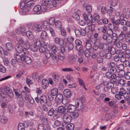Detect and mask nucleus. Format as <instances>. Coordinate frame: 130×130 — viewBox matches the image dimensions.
Here are the masks:
<instances>
[{
	"label": "nucleus",
	"instance_id": "f257e3e1",
	"mask_svg": "<svg viewBox=\"0 0 130 130\" xmlns=\"http://www.w3.org/2000/svg\"><path fill=\"white\" fill-rule=\"evenodd\" d=\"M69 99H66V111L70 113L73 111L75 109L77 110H81L83 108V106L80 99H77L75 101V105H73L71 104H68L70 102Z\"/></svg>",
	"mask_w": 130,
	"mask_h": 130
},
{
	"label": "nucleus",
	"instance_id": "f03ea898",
	"mask_svg": "<svg viewBox=\"0 0 130 130\" xmlns=\"http://www.w3.org/2000/svg\"><path fill=\"white\" fill-rule=\"evenodd\" d=\"M56 3L54 1L53 3H52L50 1V0H43L41 3V6L39 5H37L35 4V5L33 9V11L37 12H39V14L42 11L43 12H45L47 9V7L51 8H52L55 5Z\"/></svg>",
	"mask_w": 130,
	"mask_h": 130
},
{
	"label": "nucleus",
	"instance_id": "7ed1b4c3",
	"mask_svg": "<svg viewBox=\"0 0 130 130\" xmlns=\"http://www.w3.org/2000/svg\"><path fill=\"white\" fill-rule=\"evenodd\" d=\"M83 16L85 21H88L87 22L86 24L88 26L90 27L91 30L92 31H94L95 30V25L92 23H94L95 21L92 15L90 14H87L84 13L83 14Z\"/></svg>",
	"mask_w": 130,
	"mask_h": 130
},
{
	"label": "nucleus",
	"instance_id": "20e7f679",
	"mask_svg": "<svg viewBox=\"0 0 130 130\" xmlns=\"http://www.w3.org/2000/svg\"><path fill=\"white\" fill-rule=\"evenodd\" d=\"M35 5V4L32 1H29L27 3V5H25V3L22 2L20 5L21 9H23L22 12L24 14L27 12L29 11V8H32Z\"/></svg>",
	"mask_w": 130,
	"mask_h": 130
},
{
	"label": "nucleus",
	"instance_id": "39448f33",
	"mask_svg": "<svg viewBox=\"0 0 130 130\" xmlns=\"http://www.w3.org/2000/svg\"><path fill=\"white\" fill-rule=\"evenodd\" d=\"M49 23L46 21H44L42 23V26L45 30H47L49 31L52 36L53 37L55 36V34L53 29L52 27H49Z\"/></svg>",
	"mask_w": 130,
	"mask_h": 130
},
{
	"label": "nucleus",
	"instance_id": "423d86ee",
	"mask_svg": "<svg viewBox=\"0 0 130 130\" xmlns=\"http://www.w3.org/2000/svg\"><path fill=\"white\" fill-rule=\"evenodd\" d=\"M55 26L57 28H60V31L61 35L63 36L64 37L65 35V30L64 28L61 27V23L59 20L55 22Z\"/></svg>",
	"mask_w": 130,
	"mask_h": 130
},
{
	"label": "nucleus",
	"instance_id": "0eeeda50",
	"mask_svg": "<svg viewBox=\"0 0 130 130\" xmlns=\"http://www.w3.org/2000/svg\"><path fill=\"white\" fill-rule=\"evenodd\" d=\"M18 42L20 44L22 45L23 47H26L27 48L29 47V43L27 41H24L23 39L20 37L17 38Z\"/></svg>",
	"mask_w": 130,
	"mask_h": 130
},
{
	"label": "nucleus",
	"instance_id": "6e6552de",
	"mask_svg": "<svg viewBox=\"0 0 130 130\" xmlns=\"http://www.w3.org/2000/svg\"><path fill=\"white\" fill-rule=\"evenodd\" d=\"M60 50L61 53L59 54V56H58V58L60 60H62L64 59L65 58L64 56L65 48L64 47L62 46L61 47Z\"/></svg>",
	"mask_w": 130,
	"mask_h": 130
},
{
	"label": "nucleus",
	"instance_id": "1a4fd4ad",
	"mask_svg": "<svg viewBox=\"0 0 130 130\" xmlns=\"http://www.w3.org/2000/svg\"><path fill=\"white\" fill-rule=\"evenodd\" d=\"M102 38L109 43H110L112 42V39L110 36H107V35L106 34H103L102 36Z\"/></svg>",
	"mask_w": 130,
	"mask_h": 130
},
{
	"label": "nucleus",
	"instance_id": "9d476101",
	"mask_svg": "<svg viewBox=\"0 0 130 130\" xmlns=\"http://www.w3.org/2000/svg\"><path fill=\"white\" fill-rule=\"evenodd\" d=\"M74 10V12L72 14V16L75 20H78L80 18L79 15V10L77 9H75Z\"/></svg>",
	"mask_w": 130,
	"mask_h": 130
},
{
	"label": "nucleus",
	"instance_id": "9b49d317",
	"mask_svg": "<svg viewBox=\"0 0 130 130\" xmlns=\"http://www.w3.org/2000/svg\"><path fill=\"white\" fill-rule=\"evenodd\" d=\"M33 28L36 31L40 32L42 30V28L41 25L38 24H34L32 25Z\"/></svg>",
	"mask_w": 130,
	"mask_h": 130
},
{
	"label": "nucleus",
	"instance_id": "f8f14e48",
	"mask_svg": "<svg viewBox=\"0 0 130 130\" xmlns=\"http://www.w3.org/2000/svg\"><path fill=\"white\" fill-rule=\"evenodd\" d=\"M23 61H24L27 64H30L32 62V60L30 57L24 55L23 57H22Z\"/></svg>",
	"mask_w": 130,
	"mask_h": 130
},
{
	"label": "nucleus",
	"instance_id": "ddd939ff",
	"mask_svg": "<svg viewBox=\"0 0 130 130\" xmlns=\"http://www.w3.org/2000/svg\"><path fill=\"white\" fill-rule=\"evenodd\" d=\"M58 111L62 114H63V119L64 120V116L65 115V107L63 106H61L58 107Z\"/></svg>",
	"mask_w": 130,
	"mask_h": 130
},
{
	"label": "nucleus",
	"instance_id": "4468645a",
	"mask_svg": "<svg viewBox=\"0 0 130 130\" xmlns=\"http://www.w3.org/2000/svg\"><path fill=\"white\" fill-rule=\"evenodd\" d=\"M67 58L69 63L71 64L74 63L76 60V58L72 55H69Z\"/></svg>",
	"mask_w": 130,
	"mask_h": 130
},
{
	"label": "nucleus",
	"instance_id": "2eb2a0df",
	"mask_svg": "<svg viewBox=\"0 0 130 130\" xmlns=\"http://www.w3.org/2000/svg\"><path fill=\"white\" fill-rule=\"evenodd\" d=\"M21 97L23 100H25L26 101L29 98L28 95H27V93L24 91H22L21 92Z\"/></svg>",
	"mask_w": 130,
	"mask_h": 130
},
{
	"label": "nucleus",
	"instance_id": "dca6fc26",
	"mask_svg": "<svg viewBox=\"0 0 130 130\" xmlns=\"http://www.w3.org/2000/svg\"><path fill=\"white\" fill-rule=\"evenodd\" d=\"M83 6L86 8V10L88 13H90L92 11L91 6L86 4H84L83 5Z\"/></svg>",
	"mask_w": 130,
	"mask_h": 130
},
{
	"label": "nucleus",
	"instance_id": "f3484780",
	"mask_svg": "<svg viewBox=\"0 0 130 130\" xmlns=\"http://www.w3.org/2000/svg\"><path fill=\"white\" fill-rule=\"evenodd\" d=\"M15 49L17 52L19 53H20L23 52V48L21 45H17L15 46Z\"/></svg>",
	"mask_w": 130,
	"mask_h": 130
},
{
	"label": "nucleus",
	"instance_id": "a211bd4d",
	"mask_svg": "<svg viewBox=\"0 0 130 130\" xmlns=\"http://www.w3.org/2000/svg\"><path fill=\"white\" fill-rule=\"evenodd\" d=\"M40 46H38L36 45L35 44H32L30 47L31 50L33 52L37 51L38 49V48L40 47Z\"/></svg>",
	"mask_w": 130,
	"mask_h": 130
},
{
	"label": "nucleus",
	"instance_id": "6ab92c4d",
	"mask_svg": "<svg viewBox=\"0 0 130 130\" xmlns=\"http://www.w3.org/2000/svg\"><path fill=\"white\" fill-rule=\"evenodd\" d=\"M67 112L66 113V124L70 123L72 120V117L70 115L68 114Z\"/></svg>",
	"mask_w": 130,
	"mask_h": 130
},
{
	"label": "nucleus",
	"instance_id": "aec40b11",
	"mask_svg": "<svg viewBox=\"0 0 130 130\" xmlns=\"http://www.w3.org/2000/svg\"><path fill=\"white\" fill-rule=\"evenodd\" d=\"M40 103L41 104L44 105L46 103V98L45 95L42 96L40 97Z\"/></svg>",
	"mask_w": 130,
	"mask_h": 130
},
{
	"label": "nucleus",
	"instance_id": "412c9836",
	"mask_svg": "<svg viewBox=\"0 0 130 130\" xmlns=\"http://www.w3.org/2000/svg\"><path fill=\"white\" fill-rule=\"evenodd\" d=\"M113 85H111V86H106L103 89V91L106 92L107 93H110L111 91V89Z\"/></svg>",
	"mask_w": 130,
	"mask_h": 130
},
{
	"label": "nucleus",
	"instance_id": "4be33fe9",
	"mask_svg": "<svg viewBox=\"0 0 130 130\" xmlns=\"http://www.w3.org/2000/svg\"><path fill=\"white\" fill-rule=\"evenodd\" d=\"M24 56V55H21L19 54H16L14 56L15 59H17L19 62H20L22 60L23 61V59H22V57H23Z\"/></svg>",
	"mask_w": 130,
	"mask_h": 130
},
{
	"label": "nucleus",
	"instance_id": "5701e85b",
	"mask_svg": "<svg viewBox=\"0 0 130 130\" xmlns=\"http://www.w3.org/2000/svg\"><path fill=\"white\" fill-rule=\"evenodd\" d=\"M73 45L72 43H67L66 44V47L68 51L72 50L73 48Z\"/></svg>",
	"mask_w": 130,
	"mask_h": 130
},
{
	"label": "nucleus",
	"instance_id": "b1692460",
	"mask_svg": "<svg viewBox=\"0 0 130 130\" xmlns=\"http://www.w3.org/2000/svg\"><path fill=\"white\" fill-rule=\"evenodd\" d=\"M48 81L46 79H43L42 82V87L46 88V87L48 85Z\"/></svg>",
	"mask_w": 130,
	"mask_h": 130
},
{
	"label": "nucleus",
	"instance_id": "393cba45",
	"mask_svg": "<svg viewBox=\"0 0 130 130\" xmlns=\"http://www.w3.org/2000/svg\"><path fill=\"white\" fill-rule=\"evenodd\" d=\"M92 47V46L91 42L89 41H87L86 42V47L87 50L91 49Z\"/></svg>",
	"mask_w": 130,
	"mask_h": 130
},
{
	"label": "nucleus",
	"instance_id": "a878e982",
	"mask_svg": "<svg viewBox=\"0 0 130 130\" xmlns=\"http://www.w3.org/2000/svg\"><path fill=\"white\" fill-rule=\"evenodd\" d=\"M107 29V27L106 26L104 25L102 26H100L98 28V30L100 32H103L104 33H105Z\"/></svg>",
	"mask_w": 130,
	"mask_h": 130
},
{
	"label": "nucleus",
	"instance_id": "bb28decb",
	"mask_svg": "<svg viewBox=\"0 0 130 130\" xmlns=\"http://www.w3.org/2000/svg\"><path fill=\"white\" fill-rule=\"evenodd\" d=\"M34 43L33 44H35L36 45L41 46V44L39 39L38 38H35L34 40H32Z\"/></svg>",
	"mask_w": 130,
	"mask_h": 130
},
{
	"label": "nucleus",
	"instance_id": "cd10ccee",
	"mask_svg": "<svg viewBox=\"0 0 130 130\" xmlns=\"http://www.w3.org/2000/svg\"><path fill=\"white\" fill-rule=\"evenodd\" d=\"M7 49L8 50L11 51L13 49V46L12 44L10 42L7 43L6 44Z\"/></svg>",
	"mask_w": 130,
	"mask_h": 130
},
{
	"label": "nucleus",
	"instance_id": "c85d7f7f",
	"mask_svg": "<svg viewBox=\"0 0 130 130\" xmlns=\"http://www.w3.org/2000/svg\"><path fill=\"white\" fill-rule=\"evenodd\" d=\"M67 130H73L74 128V125L72 123L69 124L66 126Z\"/></svg>",
	"mask_w": 130,
	"mask_h": 130
},
{
	"label": "nucleus",
	"instance_id": "c756f323",
	"mask_svg": "<svg viewBox=\"0 0 130 130\" xmlns=\"http://www.w3.org/2000/svg\"><path fill=\"white\" fill-rule=\"evenodd\" d=\"M58 90L57 88H55L52 89L51 91V94L53 96H55L58 93Z\"/></svg>",
	"mask_w": 130,
	"mask_h": 130
},
{
	"label": "nucleus",
	"instance_id": "7c9ffc66",
	"mask_svg": "<svg viewBox=\"0 0 130 130\" xmlns=\"http://www.w3.org/2000/svg\"><path fill=\"white\" fill-rule=\"evenodd\" d=\"M19 62L17 59H13L11 61V64L13 66L16 67L18 64Z\"/></svg>",
	"mask_w": 130,
	"mask_h": 130
},
{
	"label": "nucleus",
	"instance_id": "2f4dec72",
	"mask_svg": "<svg viewBox=\"0 0 130 130\" xmlns=\"http://www.w3.org/2000/svg\"><path fill=\"white\" fill-rule=\"evenodd\" d=\"M63 95L61 94H58L56 96V99L59 100V101L62 102L63 100Z\"/></svg>",
	"mask_w": 130,
	"mask_h": 130
},
{
	"label": "nucleus",
	"instance_id": "473e14b6",
	"mask_svg": "<svg viewBox=\"0 0 130 130\" xmlns=\"http://www.w3.org/2000/svg\"><path fill=\"white\" fill-rule=\"evenodd\" d=\"M107 65L109 69L115 67V65L114 62L112 61H109L107 63Z\"/></svg>",
	"mask_w": 130,
	"mask_h": 130
},
{
	"label": "nucleus",
	"instance_id": "72a5a7b5",
	"mask_svg": "<svg viewBox=\"0 0 130 130\" xmlns=\"http://www.w3.org/2000/svg\"><path fill=\"white\" fill-rule=\"evenodd\" d=\"M111 37L112 39V41L113 39L115 40L113 42L114 44H115V43L116 41H117V36L116 33H113L111 35Z\"/></svg>",
	"mask_w": 130,
	"mask_h": 130
},
{
	"label": "nucleus",
	"instance_id": "f704fd0d",
	"mask_svg": "<svg viewBox=\"0 0 130 130\" xmlns=\"http://www.w3.org/2000/svg\"><path fill=\"white\" fill-rule=\"evenodd\" d=\"M71 95V93L70 90L66 89V98H70Z\"/></svg>",
	"mask_w": 130,
	"mask_h": 130
},
{
	"label": "nucleus",
	"instance_id": "c9c22d12",
	"mask_svg": "<svg viewBox=\"0 0 130 130\" xmlns=\"http://www.w3.org/2000/svg\"><path fill=\"white\" fill-rule=\"evenodd\" d=\"M74 39L72 37L70 36L67 38L66 40V44L67 43H72V42Z\"/></svg>",
	"mask_w": 130,
	"mask_h": 130
},
{
	"label": "nucleus",
	"instance_id": "e433bc0d",
	"mask_svg": "<svg viewBox=\"0 0 130 130\" xmlns=\"http://www.w3.org/2000/svg\"><path fill=\"white\" fill-rule=\"evenodd\" d=\"M0 120L2 122L4 123L7 120V119L5 116L2 115H0Z\"/></svg>",
	"mask_w": 130,
	"mask_h": 130
},
{
	"label": "nucleus",
	"instance_id": "4c0bfd02",
	"mask_svg": "<svg viewBox=\"0 0 130 130\" xmlns=\"http://www.w3.org/2000/svg\"><path fill=\"white\" fill-rule=\"evenodd\" d=\"M101 47L103 50H107L109 48V46L108 44L106 43H104L101 45Z\"/></svg>",
	"mask_w": 130,
	"mask_h": 130
},
{
	"label": "nucleus",
	"instance_id": "58836bf2",
	"mask_svg": "<svg viewBox=\"0 0 130 130\" xmlns=\"http://www.w3.org/2000/svg\"><path fill=\"white\" fill-rule=\"evenodd\" d=\"M123 54L122 53H120L119 54V55L120 56L122 55L121 56H120V60L121 62H123L125 61L126 60V58L124 55H122Z\"/></svg>",
	"mask_w": 130,
	"mask_h": 130
},
{
	"label": "nucleus",
	"instance_id": "ea45409f",
	"mask_svg": "<svg viewBox=\"0 0 130 130\" xmlns=\"http://www.w3.org/2000/svg\"><path fill=\"white\" fill-rule=\"evenodd\" d=\"M126 36L123 32L122 31L119 34L118 37V39L120 40H121L125 38Z\"/></svg>",
	"mask_w": 130,
	"mask_h": 130
},
{
	"label": "nucleus",
	"instance_id": "a19ab883",
	"mask_svg": "<svg viewBox=\"0 0 130 130\" xmlns=\"http://www.w3.org/2000/svg\"><path fill=\"white\" fill-rule=\"evenodd\" d=\"M52 78L54 81L57 82L59 79V76L57 74L54 73L52 75Z\"/></svg>",
	"mask_w": 130,
	"mask_h": 130
},
{
	"label": "nucleus",
	"instance_id": "79ce46f5",
	"mask_svg": "<svg viewBox=\"0 0 130 130\" xmlns=\"http://www.w3.org/2000/svg\"><path fill=\"white\" fill-rule=\"evenodd\" d=\"M102 84L103 85L106 86H111V85H113L112 83L106 81L103 82Z\"/></svg>",
	"mask_w": 130,
	"mask_h": 130
},
{
	"label": "nucleus",
	"instance_id": "37998d69",
	"mask_svg": "<svg viewBox=\"0 0 130 130\" xmlns=\"http://www.w3.org/2000/svg\"><path fill=\"white\" fill-rule=\"evenodd\" d=\"M78 82L80 85L82 86L83 88L86 90L87 89L85 87L83 80L82 79L80 78H78Z\"/></svg>",
	"mask_w": 130,
	"mask_h": 130
},
{
	"label": "nucleus",
	"instance_id": "c03bdc74",
	"mask_svg": "<svg viewBox=\"0 0 130 130\" xmlns=\"http://www.w3.org/2000/svg\"><path fill=\"white\" fill-rule=\"evenodd\" d=\"M18 130H25L24 126L22 123H19L18 126Z\"/></svg>",
	"mask_w": 130,
	"mask_h": 130
},
{
	"label": "nucleus",
	"instance_id": "a18cd8bd",
	"mask_svg": "<svg viewBox=\"0 0 130 130\" xmlns=\"http://www.w3.org/2000/svg\"><path fill=\"white\" fill-rule=\"evenodd\" d=\"M51 52L50 51L47 50L45 52V56L46 58H48L51 57Z\"/></svg>",
	"mask_w": 130,
	"mask_h": 130
},
{
	"label": "nucleus",
	"instance_id": "49530a36",
	"mask_svg": "<svg viewBox=\"0 0 130 130\" xmlns=\"http://www.w3.org/2000/svg\"><path fill=\"white\" fill-rule=\"evenodd\" d=\"M13 90L17 98H19L21 97V94H20L18 92L19 90L18 89H14Z\"/></svg>",
	"mask_w": 130,
	"mask_h": 130
},
{
	"label": "nucleus",
	"instance_id": "de8ad7c7",
	"mask_svg": "<svg viewBox=\"0 0 130 130\" xmlns=\"http://www.w3.org/2000/svg\"><path fill=\"white\" fill-rule=\"evenodd\" d=\"M47 34L46 32L44 30L42 31L41 36V38L43 39H45L47 36Z\"/></svg>",
	"mask_w": 130,
	"mask_h": 130
},
{
	"label": "nucleus",
	"instance_id": "09e8293b",
	"mask_svg": "<svg viewBox=\"0 0 130 130\" xmlns=\"http://www.w3.org/2000/svg\"><path fill=\"white\" fill-rule=\"evenodd\" d=\"M125 73L124 71L123 70H120L118 73V76L120 77H122L124 76Z\"/></svg>",
	"mask_w": 130,
	"mask_h": 130
},
{
	"label": "nucleus",
	"instance_id": "8fccbe9b",
	"mask_svg": "<svg viewBox=\"0 0 130 130\" xmlns=\"http://www.w3.org/2000/svg\"><path fill=\"white\" fill-rule=\"evenodd\" d=\"M55 18H52L50 19L49 22L51 25H54L55 22Z\"/></svg>",
	"mask_w": 130,
	"mask_h": 130
},
{
	"label": "nucleus",
	"instance_id": "3c124183",
	"mask_svg": "<svg viewBox=\"0 0 130 130\" xmlns=\"http://www.w3.org/2000/svg\"><path fill=\"white\" fill-rule=\"evenodd\" d=\"M116 46L118 48L121 47L122 45V43L121 42L119 41H116V42L115 43V44Z\"/></svg>",
	"mask_w": 130,
	"mask_h": 130
},
{
	"label": "nucleus",
	"instance_id": "603ef678",
	"mask_svg": "<svg viewBox=\"0 0 130 130\" xmlns=\"http://www.w3.org/2000/svg\"><path fill=\"white\" fill-rule=\"evenodd\" d=\"M123 96L125 100H127L129 99V96L128 93L126 92H124Z\"/></svg>",
	"mask_w": 130,
	"mask_h": 130
},
{
	"label": "nucleus",
	"instance_id": "864d4df0",
	"mask_svg": "<svg viewBox=\"0 0 130 130\" xmlns=\"http://www.w3.org/2000/svg\"><path fill=\"white\" fill-rule=\"evenodd\" d=\"M118 91V89L115 87H112L111 89L110 92L113 94H115Z\"/></svg>",
	"mask_w": 130,
	"mask_h": 130
},
{
	"label": "nucleus",
	"instance_id": "5fc2aeb1",
	"mask_svg": "<svg viewBox=\"0 0 130 130\" xmlns=\"http://www.w3.org/2000/svg\"><path fill=\"white\" fill-rule=\"evenodd\" d=\"M66 78L69 82H70L72 81L73 79L72 76L69 74L67 75Z\"/></svg>",
	"mask_w": 130,
	"mask_h": 130
},
{
	"label": "nucleus",
	"instance_id": "6e6d98bb",
	"mask_svg": "<svg viewBox=\"0 0 130 130\" xmlns=\"http://www.w3.org/2000/svg\"><path fill=\"white\" fill-rule=\"evenodd\" d=\"M79 113L78 112H75L73 113L72 117L74 119H76L78 117Z\"/></svg>",
	"mask_w": 130,
	"mask_h": 130
},
{
	"label": "nucleus",
	"instance_id": "4d7b16f0",
	"mask_svg": "<svg viewBox=\"0 0 130 130\" xmlns=\"http://www.w3.org/2000/svg\"><path fill=\"white\" fill-rule=\"evenodd\" d=\"M110 3L111 6H114L117 4L118 1L117 0H111Z\"/></svg>",
	"mask_w": 130,
	"mask_h": 130
},
{
	"label": "nucleus",
	"instance_id": "13d9d810",
	"mask_svg": "<svg viewBox=\"0 0 130 130\" xmlns=\"http://www.w3.org/2000/svg\"><path fill=\"white\" fill-rule=\"evenodd\" d=\"M38 48L39 51L42 53H45V48L43 46H40Z\"/></svg>",
	"mask_w": 130,
	"mask_h": 130
},
{
	"label": "nucleus",
	"instance_id": "bf43d9fd",
	"mask_svg": "<svg viewBox=\"0 0 130 130\" xmlns=\"http://www.w3.org/2000/svg\"><path fill=\"white\" fill-rule=\"evenodd\" d=\"M110 72L112 73H115L117 71V69L115 67L110 69Z\"/></svg>",
	"mask_w": 130,
	"mask_h": 130
},
{
	"label": "nucleus",
	"instance_id": "052dcab7",
	"mask_svg": "<svg viewBox=\"0 0 130 130\" xmlns=\"http://www.w3.org/2000/svg\"><path fill=\"white\" fill-rule=\"evenodd\" d=\"M54 109L53 108H52L48 111V115L49 116H51L54 114Z\"/></svg>",
	"mask_w": 130,
	"mask_h": 130
},
{
	"label": "nucleus",
	"instance_id": "680f3d73",
	"mask_svg": "<svg viewBox=\"0 0 130 130\" xmlns=\"http://www.w3.org/2000/svg\"><path fill=\"white\" fill-rule=\"evenodd\" d=\"M57 50L58 49L56 46L55 45H54L51 47V50L50 51H52V52L55 53V52H57Z\"/></svg>",
	"mask_w": 130,
	"mask_h": 130
},
{
	"label": "nucleus",
	"instance_id": "e2e57ef3",
	"mask_svg": "<svg viewBox=\"0 0 130 130\" xmlns=\"http://www.w3.org/2000/svg\"><path fill=\"white\" fill-rule=\"evenodd\" d=\"M5 91L6 92L7 94L10 93L11 91V90L9 87H6L4 88Z\"/></svg>",
	"mask_w": 130,
	"mask_h": 130
},
{
	"label": "nucleus",
	"instance_id": "0e129e2a",
	"mask_svg": "<svg viewBox=\"0 0 130 130\" xmlns=\"http://www.w3.org/2000/svg\"><path fill=\"white\" fill-rule=\"evenodd\" d=\"M29 123L31 124L30 125H32V124H33L34 123H33L32 122H27L26 121H25L24 123V126H25L26 127H28L30 124Z\"/></svg>",
	"mask_w": 130,
	"mask_h": 130
},
{
	"label": "nucleus",
	"instance_id": "69168bd1",
	"mask_svg": "<svg viewBox=\"0 0 130 130\" xmlns=\"http://www.w3.org/2000/svg\"><path fill=\"white\" fill-rule=\"evenodd\" d=\"M51 57L53 59H56L57 58V56L55 53L54 52L51 53Z\"/></svg>",
	"mask_w": 130,
	"mask_h": 130
},
{
	"label": "nucleus",
	"instance_id": "338daca9",
	"mask_svg": "<svg viewBox=\"0 0 130 130\" xmlns=\"http://www.w3.org/2000/svg\"><path fill=\"white\" fill-rule=\"evenodd\" d=\"M84 54L85 56L87 57H89L90 55V52L87 50L85 51Z\"/></svg>",
	"mask_w": 130,
	"mask_h": 130
},
{
	"label": "nucleus",
	"instance_id": "774afa93",
	"mask_svg": "<svg viewBox=\"0 0 130 130\" xmlns=\"http://www.w3.org/2000/svg\"><path fill=\"white\" fill-rule=\"evenodd\" d=\"M124 76L126 79H130V72H127L125 75Z\"/></svg>",
	"mask_w": 130,
	"mask_h": 130
}]
</instances>
